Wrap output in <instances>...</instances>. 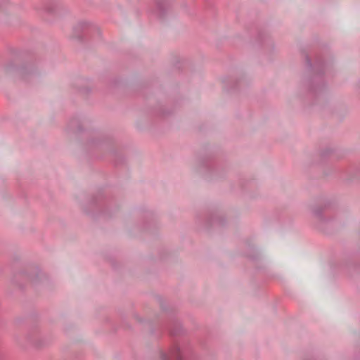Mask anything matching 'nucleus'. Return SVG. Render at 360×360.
Listing matches in <instances>:
<instances>
[{"label": "nucleus", "mask_w": 360, "mask_h": 360, "mask_svg": "<svg viewBox=\"0 0 360 360\" xmlns=\"http://www.w3.org/2000/svg\"><path fill=\"white\" fill-rule=\"evenodd\" d=\"M4 4V0H0V5Z\"/></svg>", "instance_id": "obj_2"}, {"label": "nucleus", "mask_w": 360, "mask_h": 360, "mask_svg": "<svg viewBox=\"0 0 360 360\" xmlns=\"http://www.w3.org/2000/svg\"><path fill=\"white\" fill-rule=\"evenodd\" d=\"M179 348L178 347H176L174 350L172 351L171 355L176 359L180 358V355L179 354Z\"/></svg>", "instance_id": "obj_1"}]
</instances>
